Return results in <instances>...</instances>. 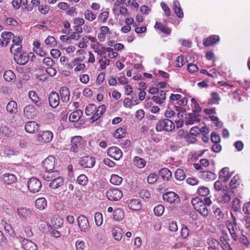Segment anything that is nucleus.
<instances>
[{
	"label": "nucleus",
	"instance_id": "15",
	"mask_svg": "<svg viewBox=\"0 0 250 250\" xmlns=\"http://www.w3.org/2000/svg\"><path fill=\"white\" fill-rule=\"evenodd\" d=\"M49 105L53 108L57 107L60 104V97L59 94L56 92H52L48 98Z\"/></svg>",
	"mask_w": 250,
	"mask_h": 250
},
{
	"label": "nucleus",
	"instance_id": "19",
	"mask_svg": "<svg viewBox=\"0 0 250 250\" xmlns=\"http://www.w3.org/2000/svg\"><path fill=\"white\" fill-rule=\"evenodd\" d=\"M53 138V133L49 130L42 132L39 136V140L42 143H49Z\"/></svg>",
	"mask_w": 250,
	"mask_h": 250
},
{
	"label": "nucleus",
	"instance_id": "32",
	"mask_svg": "<svg viewBox=\"0 0 250 250\" xmlns=\"http://www.w3.org/2000/svg\"><path fill=\"white\" fill-rule=\"evenodd\" d=\"M35 205L37 208L42 210L47 207V201L44 198H40L36 200Z\"/></svg>",
	"mask_w": 250,
	"mask_h": 250
},
{
	"label": "nucleus",
	"instance_id": "22",
	"mask_svg": "<svg viewBox=\"0 0 250 250\" xmlns=\"http://www.w3.org/2000/svg\"><path fill=\"white\" fill-rule=\"evenodd\" d=\"M60 94L61 100L63 103H67L70 99V92L69 89L65 86L61 88Z\"/></svg>",
	"mask_w": 250,
	"mask_h": 250
},
{
	"label": "nucleus",
	"instance_id": "35",
	"mask_svg": "<svg viewBox=\"0 0 250 250\" xmlns=\"http://www.w3.org/2000/svg\"><path fill=\"white\" fill-rule=\"evenodd\" d=\"M133 162L134 165L139 168H143L146 164L145 160L139 157H135Z\"/></svg>",
	"mask_w": 250,
	"mask_h": 250
},
{
	"label": "nucleus",
	"instance_id": "46",
	"mask_svg": "<svg viewBox=\"0 0 250 250\" xmlns=\"http://www.w3.org/2000/svg\"><path fill=\"white\" fill-rule=\"evenodd\" d=\"M165 207L162 205H158L153 209L155 215L160 216L164 213Z\"/></svg>",
	"mask_w": 250,
	"mask_h": 250
},
{
	"label": "nucleus",
	"instance_id": "3",
	"mask_svg": "<svg viewBox=\"0 0 250 250\" xmlns=\"http://www.w3.org/2000/svg\"><path fill=\"white\" fill-rule=\"evenodd\" d=\"M107 198L110 201H116L120 199L123 196L122 191L118 188L108 189L106 192Z\"/></svg>",
	"mask_w": 250,
	"mask_h": 250
},
{
	"label": "nucleus",
	"instance_id": "5",
	"mask_svg": "<svg viewBox=\"0 0 250 250\" xmlns=\"http://www.w3.org/2000/svg\"><path fill=\"white\" fill-rule=\"evenodd\" d=\"M77 221L81 231L86 232L89 229L90 225L88 220L84 215H80L78 217Z\"/></svg>",
	"mask_w": 250,
	"mask_h": 250
},
{
	"label": "nucleus",
	"instance_id": "31",
	"mask_svg": "<svg viewBox=\"0 0 250 250\" xmlns=\"http://www.w3.org/2000/svg\"><path fill=\"white\" fill-rule=\"evenodd\" d=\"M173 10H174L175 13L179 18L183 17V12L179 2L177 0L173 1Z\"/></svg>",
	"mask_w": 250,
	"mask_h": 250
},
{
	"label": "nucleus",
	"instance_id": "37",
	"mask_svg": "<svg viewBox=\"0 0 250 250\" xmlns=\"http://www.w3.org/2000/svg\"><path fill=\"white\" fill-rule=\"evenodd\" d=\"M88 182V178L84 174H81L77 177V182L81 186H84L86 185Z\"/></svg>",
	"mask_w": 250,
	"mask_h": 250
},
{
	"label": "nucleus",
	"instance_id": "30",
	"mask_svg": "<svg viewBox=\"0 0 250 250\" xmlns=\"http://www.w3.org/2000/svg\"><path fill=\"white\" fill-rule=\"evenodd\" d=\"M231 177V175L229 173V168L224 167L219 172V178L220 179L224 178V181L227 182Z\"/></svg>",
	"mask_w": 250,
	"mask_h": 250
},
{
	"label": "nucleus",
	"instance_id": "13",
	"mask_svg": "<svg viewBox=\"0 0 250 250\" xmlns=\"http://www.w3.org/2000/svg\"><path fill=\"white\" fill-rule=\"evenodd\" d=\"M232 218V222H230L227 221L226 222V225L228 229L229 230V232L232 238V239L234 241H236L237 240V236L235 232V228L236 227L237 223L236 222V219L234 216L231 214Z\"/></svg>",
	"mask_w": 250,
	"mask_h": 250
},
{
	"label": "nucleus",
	"instance_id": "12",
	"mask_svg": "<svg viewBox=\"0 0 250 250\" xmlns=\"http://www.w3.org/2000/svg\"><path fill=\"white\" fill-rule=\"evenodd\" d=\"M95 164V158L89 156L83 157L80 161V165L85 168H91L94 167Z\"/></svg>",
	"mask_w": 250,
	"mask_h": 250
},
{
	"label": "nucleus",
	"instance_id": "20",
	"mask_svg": "<svg viewBox=\"0 0 250 250\" xmlns=\"http://www.w3.org/2000/svg\"><path fill=\"white\" fill-rule=\"evenodd\" d=\"M2 181L6 185H10L16 183L17 177L16 175L10 173H5L1 177Z\"/></svg>",
	"mask_w": 250,
	"mask_h": 250
},
{
	"label": "nucleus",
	"instance_id": "62",
	"mask_svg": "<svg viewBox=\"0 0 250 250\" xmlns=\"http://www.w3.org/2000/svg\"><path fill=\"white\" fill-rule=\"evenodd\" d=\"M191 135L188 133L185 135L184 139L188 143L193 144L196 142V139L194 137L191 136Z\"/></svg>",
	"mask_w": 250,
	"mask_h": 250
},
{
	"label": "nucleus",
	"instance_id": "2",
	"mask_svg": "<svg viewBox=\"0 0 250 250\" xmlns=\"http://www.w3.org/2000/svg\"><path fill=\"white\" fill-rule=\"evenodd\" d=\"M31 57L32 61H33V57H35L34 54L30 52L28 54L26 53H21L14 56V60L15 62L19 65H25L26 64L29 60V58Z\"/></svg>",
	"mask_w": 250,
	"mask_h": 250
},
{
	"label": "nucleus",
	"instance_id": "45",
	"mask_svg": "<svg viewBox=\"0 0 250 250\" xmlns=\"http://www.w3.org/2000/svg\"><path fill=\"white\" fill-rule=\"evenodd\" d=\"M155 28L160 29L162 32L167 34H169L170 33V30L168 28L160 22H156Z\"/></svg>",
	"mask_w": 250,
	"mask_h": 250
},
{
	"label": "nucleus",
	"instance_id": "26",
	"mask_svg": "<svg viewBox=\"0 0 250 250\" xmlns=\"http://www.w3.org/2000/svg\"><path fill=\"white\" fill-rule=\"evenodd\" d=\"M159 173L162 178L165 181H168L172 176V172L167 168H161Z\"/></svg>",
	"mask_w": 250,
	"mask_h": 250
},
{
	"label": "nucleus",
	"instance_id": "40",
	"mask_svg": "<svg viewBox=\"0 0 250 250\" xmlns=\"http://www.w3.org/2000/svg\"><path fill=\"white\" fill-rule=\"evenodd\" d=\"M96 105L94 104H88L85 108V114L87 116H91L94 114L96 110Z\"/></svg>",
	"mask_w": 250,
	"mask_h": 250
},
{
	"label": "nucleus",
	"instance_id": "27",
	"mask_svg": "<svg viewBox=\"0 0 250 250\" xmlns=\"http://www.w3.org/2000/svg\"><path fill=\"white\" fill-rule=\"evenodd\" d=\"M83 115L82 110L79 109L72 112L69 117V120L70 122H75L78 121Z\"/></svg>",
	"mask_w": 250,
	"mask_h": 250
},
{
	"label": "nucleus",
	"instance_id": "57",
	"mask_svg": "<svg viewBox=\"0 0 250 250\" xmlns=\"http://www.w3.org/2000/svg\"><path fill=\"white\" fill-rule=\"evenodd\" d=\"M158 177L155 173H151L147 176V181L148 184H152L157 181Z\"/></svg>",
	"mask_w": 250,
	"mask_h": 250
},
{
	"label": "nucleus",
	"instance_id": "51",
	"mask_svg": "<svg viewBox=\"0 0 250 250\" xmlns=\"http://www.w3.org/2000/svg\"><path fill=\"white\" fill-rule=\"evenodd\" d=\"M95 221L97 226H100L103 224V215L101 212H96L95 214Z\"/></svg>",
	"mask_w": 250,
	"mask_h": 250
},
{
	"label": "nucleus",
	"instance_id": "38",
	"mask_svg": "<svg viewBox=\"0 0 250 250\" xmlns=\"http://www.w3.org/2000/svg\"><path fill=\"white\" fill-rule=\"evenodd\" d=\"M3 77L5 81L11 82L15 78L16 76L12 71L8 70L4 72Z\"/></svg>",
	"mask_w": 250,
	"mask_h": 250
},
{
	"label": "nucleus",
	"instance_id": "63",
	"mask_svg": "<svg viewBox=\"0 0 250 250\" xmlns=\"http://www.w3.org/2000/svg\"><path fill=\"white\" fill-rule=\"evenodd\" d=\"M43 62L49 67L53 66L55 64L54 61L49 57L44 58L43 60Z\"/></svg>",
	"mask_w": 250,
	"mask_h": 250
},
{
	"label": "nucleus",
	"instance_id": "49",
	"mask_svg": "<svg viewBox=\"0 0 250 250\" xmlns=\"http://www.w3.org/2000/svg\"><path fill=\"white\" fill-rule=\"evenodd\" d=\"M203 176L205 179L208 181L213 180L215 179L216 177L215 174L208 171H204Z\"/></svg>",
	"mask_w": 250,
	"mask_h": 250
},
{
	"label": "nucleus",
	"instance_id": "23",
	"mask_svg": "<svg viewBox=\"0 0 250 250\" xmlns=\"http://www.w3.org/2000/svg\"><path fill=\"white\" fill-rule=\"evenodd\" d=\"M199 116L194 113H191L188 114V117L185 121V125H193L195 122H199L200 119L199 118Z\"/></svg>",
	"mask_w": 250,
	"mask_h": 250
},
{
	"label": "nucleus",
	"instance_id": "59",
	"mask_svg": "<svg viewBox=\"0 0 250 250\" xmlns=\"http://www.w3.org/2000/svg\"><path fill=\"white\" fill-rule=\"evenodd\" d=\"M210 139L213 143H219L220 142V137L219 135L215 132L211 133Z\"/></svg>",
	"mask_w": 250,
	"mask_h": 250
},
{
	"label": "nucleus",
	"instance_id": "21",
	"mask_svg": "<svg viewBox=\"0 0 250 250\" xmlns=\"http://www.w3.org/2000/svg\"><path fill=\"white\" fill-rule=\"evenodd\" d=\"M21 243L22 248L25 250H36L37 249L36 244L28 239H24Z\"/></svg>",
	"mask_w": 250,
	"mask_h": 250
},
{
	"label": "nucleus",
	"instance_id": "53",
	"mask_svg": "<svg viewBox=\"0 0 250 250\" xmlns=\"http://www.w3.org/2000/svg\"><path fill=\"white\" fill-rule=\"evenodd\" d=\"M139 196L144 200H147L150 197V194L148 190L143 189L139 191Z\"/></svg>",
	"mask_w": 250,
	"mask_h": 250
},
{
	"label": "nucleus",
	"instance_id": "33",
	"mask_svg": "<svg viewBox=\"0 0 250 250\" xmlns=\"http://www.w3.org/2000/svg\"><path fill=\"white\" fill-rule=\"evenodd\" d=\"M124 218V212L120 208H118L113 211V219L117 221H122Z\"/></svg>",
	"mask_w": 250,
	"mask_h": 250
},
{
	"label": "nucleus",
	"instance_id": "7",
	"mask_svg": "<svg viewBox=\"0 0 250 250\" xmlns=\"http://www.w3.org/2000/svg\"><path fill=\"white\" fill-rule=\"evenodd\" d=\"M38 111L37 108L32 104L26 106L23 109V114L28 119H33L36 117Z\"/></svg>",
	"mask_w": 250,
	"mask_h": 250
},
{
	"label": "nucleus",
	"instance_id": "60",
	"mask_svg": "<svg viewBox=\"0 0 250 250\" xmlns=\"http://www.w3.org/2000/svg\"><path fill=\"white\" fill-rule=\"evenodd\" d=\"M238 240L240 243L248 246L250 244V241L248 240V238L244 235H241L238 238Z\"/></svg>",
	"mask_w": 250,
	"mask_h": 250
},
{
	"label": "nucleus",
	"instance_id": "44",
	"mask_svg": "<svg viewBox=\"0 0 250 250\" xmlns=\"http://www.w3.org/2000/svg\"><path fill=\"white\" fill-rule=\"evenodd\" d=\"M22 45L21 44L12 45L10 47V52L15 55L20 54L21 52Z\"/></svg>",
	"mask_w": 250,
	"mask_h": 250
},
{
	"label": "nucleus",
	"instance_id": "11",
	"mask_svg": "<svg viewBox=\"0 0 250 250\" xmlns=\"http://www.w3.org/2000/svg\"><path fill=\"white\" fill-rule=\"evenodd\" d=\"M107 155L116 160H120L123 156L121 149L116 146L109 147L107 151Z\"/></svg>",
	"mask_w": 250,
	"mask_h": 250
},
{
	"label": "nucleus",
	"instance_id": "10",
	"mask_svg": "<svg viewBox=\"0 0 250 250\" xmlns=\"http://www.w3.org/2000/svg\"><path fill=\"white\" fill-rule=\"evenodd\" d=\"M17 213L21 220L26 221L30 217L31 210L29 208L20 207L17 208Z\"/></svg>",
	"mask_w": 250,
	"mask_h": 250
},
{
	"label": "nucleus",
	"instance_id": "34",
	"mask_svg": "<svg viewBox=\"0 0 250 250\" xmlns=\"http://www.w3.org/2000/svg\"><path fill=\"white\" fill-rule=\"evenodd\" d=\"M203 217H207L208 214V210L204 203H203L196 209Z\"/></svg>",
	"mask_w": 250,
	"mask_h": 250
},
{
	"label": "nucleus",
	"instance_id": "28",
	"mask_svg": "<svg viewBox=\"0 0 250 250\" xmlns=\"http://www.w3.org/2000/svg\"><path fill=\"white\" fill-rule=\"evenodd\" d=\"M7 111L11 114H15L18 112V106L16 102L10 101L6 106Z\"/></svg>",
	"mask_w": 250,
	"mask_h": 250
},
{
	"label": "nucleus",
	"instance_id": "14",
	"mask_svg": "<svg viewBox=\"0 0 250 250\" xmlns=\"http://www.w3.org/2000/svg\"><path fill=\"white\" fill-rule=\"evenodd\" d=\"M207 243L208 245V250H225L219 242L213 238H209L207 240Z\"/></svg>",
	"mask_w": 250,
	"mask_h": 250
},
{
	"label": "nucleus",
	"instance_id": "54",
	"mask_svg": "<svg viewBox=\"0 0 250 250\" xmlns=\"http://www.w3.org/2000/svg\"><path fill=\"white\" fill-rule=\"evenodd\" d=\"M114 136L117 139H120L125 136V131L122 128L117 129L114 132Z\"/></svg>",
	"mask_w": 250,
	"mask_h": 250
},
{
	"label": "nucleus",
	"instance_id": "16",
	"mask_svg": "<svg viewBox=\"0 0 250 250\" xmlns=\"http://www.w3.org/2000/svg\"><path fill=\"white\" fill-rule=\"evenodd\" d=\"M28 96L31 101L38 107L43 105V103L39 98L36 92L34 90H30L28 92Z\"/></svg>",
	"mask_w": 250,
	"mask_h": 250
},
{
	"label": "nucleus",
	"instance_id": "9",
	"mask_svg": "<svg viewBox=\"0 0 250 250\" xmlns=\"http://www.w3.org/2000/svg\"><path fill=\"white\" fill-rule=\"evenodd\" d=\"M55 158L53 156L50 155L42 162L43 168L46 172H51L55 167Z\"/></svg>",
	"mask_w": 250,
	"mask_h": 250
},
{
	"label": "nucleus",
	"instance_id": "42",
	"mask_svg": "<svg viewBox=\"0 0 250 250\" xmlns=\"http://www.w3.org/2000/svg\"><path fill=\"white\" fill-rule=\"evenodd\" d=\"M232 208L234 211H239L241 208V201L238 198H235L232 202Z\"/></svg>",
	"mask_w": 250,
	"mask_h": 250
},
{
	"label": "nucleus",
	"instance_id": "39",
	"mask_svg": "<svg viewBox=\"0 0 250 250\" xmlns=\"http://www.w3.org/2000/svg\"><path fill=\"white\" fill-rule=\"evenodd\" d=\"M123 178L116 174H112L110 180V183L115 185H119L121 184Z\"/></svg>",
	"mask_w": 250,
	"mask_h": 250
},
{
	"label": "nucleus",
	"instance_id": "24",
	"mask_svg": "<svg viewBox=\"0 0 250 250\" xmlns=\"http://www.w3.org/2000/svg\"><path fill=\"white\" fill-rule=\"evenodd\" d=\"M220 37L217 35H212L206 38L203 42V44L206 46L213 45L219 42Z\"/></svg>",
	"mask_w": 250,
	"mask_h": 250
},
{
	"label": "nucleus",
	"instance_id": "52",
	"mask_svg": "<svg viewBox=\"0 0 250 250\" xmlns=\"http://www.w3.org/2000/svg\"><path fill=\"white\" fill-rule=\"evenodd\" d=\"M209 193V190L208 188L204 187H199L198 189V193L202 196L205 197L207 196Z\"/></svg>",
	"mask_w": 250,
	"mask_h": 250
},
{
	"label": "nucleus",
	"instance_id": "47",
	"mask_svg": "<svg viewBox=\"0 0 250 250\" xmlns=\"http://www.w3.org/2000/svg\"><path fill=\"white\" fill-rule=\"evenodd\" d=\"M45 43L48 46L51 47L57 44L56 39L52 36H49L45 40Z\"/></svg>",
	"mask_w": 250,
	"mask_h": 250
},
{
	"label": "nucleus",
	"instance_id": "48",
	"mask_svg": "<svg viewBox=\"0 0 250 250\" xmlns=\"http://www.w3.org/2000/svg\"><path fill=\"white\" fill-rule=\"evenodd\" d=\"M105 109V105L104 104L101 105L99 106L98 108L96 107V110L95 111L94 114L99 119L101 116L104 114Z\"/></svg>",
	"mask_w": 250,
	"mask_h": 250
},
{
	"label": "nucleus",
	"instance_id": "64",
	"mask_svg": "<svg viewBox=\"0 0 250 250\" xmlns=\"http://www.w3.org/2000/svg\"><path fill=\"white\" fill-rule=\"evenodd\" d=\"M242 208L245 214H250V202L244 204Z\"/></svg>",
	"mask_w": 250,
	"mask_h": 250
},
{
	"label": "nucleus",
	"instance_id": "36",
	"mask_svg": "<svg viewBox=\"0 0 250 250\" xmlns=\"http://www.w3.org/2000/svg\"><path fill=\"white\" fill-rule=\"evenodd\" d=\"M112 234L117 240H120L123 236L122 230L120 228H115L112 230Z\"/></svg>",
	"mask_w": 250,
	"mask_h": 250
},
{
	"label": "nucleus",
	"instance_id": "58",
	"mask_svg": "<svg viewBox=\"0 0 250 250\" xmlns=\"http://www.w3.org/2000/svg\"><path fill=\"white\" fill-rule=\"evenodd\" d=\"M239 179L238 175H235L230 182L229 185L231 189H234L237 187V182Z\"/></svg>",
	"mask_w": 250,
	"mask_h": 250
},
{
	"label": "nucleus",
	"instance_id": "8",
	"mask_svg": "<svg viewBox=\"0 0 250 250\" xmlns=\"http://www.w3.org/2000/svg\"><path fill=\"white\" fill-rule=\"evenodd\" d=\"M83 140L81 136L73 137L71 140L70 150L72 152H77L79 148L83 147Z\"/></svg>",
	"mask_w": 250,
	"mask_h": 250
},
{
	"label": "nucleus",
	"instance_id": "56",
	"mask_svg": "<svg viewBox=\"0 0 250 250\" xmlns=\"http://www.w3.org/2000/svg\"><path fill=\"white\" fill-rule=\"evenodd\" d=\"M42 178L47 181H51L54 178L53 174L51 172H45L44 173L41 174Z\"/></svg>",
	"mask_w": 250,
	"mask_h": 250
},
{
	"label": "nucleus",
	"instance_id": "50",
	"mask_svg": "<svg viewBox=\"0 0 250 250\" xmlns=\"http://www.w3.org/2000/svg\"><path fill=\"white\" fill-rule=\"evenodd\" d=\"M219 202L225 204L230 201V196L228 193H225L224 195L219 196L218 198Z\"/></svg>",
	"mask_w": 250,
	"mask_h": 250
},
{
	"label": "nucleus",
	"instance_id": "43",
	"mask_svg": "<svg viewBox=\"0 0 250 250\" xmlns=\"http://www.w3.org/2000/svg\"><path fill=\"white\" fill-rule=\"evenodd\" d=\"M84 18L89 21H92L95 20L96 15L89 10H86L84 13Z\"/></svg>",
	"mask_w": 250,
	"mask_h": 250
},
{
	"label": "nucleus",
	"instance_id": "55",
	"mask_svg": "<svg viewBox=\"0 0 250 250\" xmlns=\"http://www.w3.org/2000/svg\"><path fill=\"white\" fill-rule=\"evenodd\" d=\"M191 204L193 206L194 208L196 210L203 202L198 197L193 198L191 200Z\"/></svg>",
	"mask_w": 250,
	"mask_h": 250
},
{
	"label": "nucleus",
	"instance_id": "61",
	"mask_svg": "<svg viewBox=\"0 0 250 250\" xmlns=\"http://www.w3.org/2000/svg\"><path fill=\"white\" fill-rule=\"evenodd\" d=\"M76 250H84L85 248L84 242L82 240H78L75 243Z\"/></svg>",
	"mask_w": 250,
	"mask_h": 250
},
{
	"label": "nucleus",
	"instance_id": "4",
	"mask_svg": "<svg viewBox=\"0 0 250 250\" xmlns=\"http://www.w3.org/2000/svg\"><path fill=\"white\" fill-rule=\"evenodd\" d=\"M28 188L30 192L36 193L38 192L42 188L41 182L37 178H32L29 179L28 182Z\"/></svg>",
	"mask_w": 250,
	"mask_h": 250
},
{
	"label": "nucleus",
	"instance_id": "6",
	"mask_svg": "<svg viewBox=\"0 0 250 250\" xmlns=\"http://www.w3.org/2000/svg\"><path fill=\"white\" fill-rule=\"evenodd\" d=\"M163 199L164 201L170 204H177L180 203V199L177 194L175 192L169 191L163 195Z\"/></svg>",
	"mask_w": 250,
	"mask_h": 250
},
{
	"label": "nucleus",
	"instance_id": "41",
	"mask_svg": "<svg viewBox=\"0 0 250 250\" xmlns=\"http://www.w3.org/2000/svg\"><path fill=\"white\" fill-rule=\"evenodd\" d=\"M175 177L177 180L182 181L186 177V173L183 169L178 168L175 172Z\"/></svg>",
	"mask_w": 250,
	"mask_h": 250
},
{
	"label": "nucleus",
	"instance_id": "18",
	"mask_svg": "<svg viewBox=\"0 0 250 250\" xmlns=\"http://www.w3.org/2000/svg\"><path fill=\"white\" fill-rule=\"evenodd\" d=\"M39 124L34 121H29L26 123L24 126V129L26 132L28 133H34L39 130Z\"/></svg>",
	"mask_w": 250,
	"mask_h": 250
},
{
	"label": "nucleus",
	"instance_id": "17",
	"mask_svg": "<svg viewBox=\"0 0 250 250\" xmlns=\"http://www.w3.org/2000/svg\"><path fill=\"white\" fill-rule=\"evenodd\" d=\"M0 44L2 46H7L13 37V34L11 32H3L1 34Z\"/></svg>",
	"mask_w": 250,
	"mask_h": 250
},
{
	"label": "nucleus",
	"instance_id": "29",
	"mask_svg": "<svg viewBox=\"0 0 250 250\" xmlns=\"http://www.w3.org/2000/svg\"><path fill=\"white\" fill-rule=\"evenodd\" d=\"M128 206L129 208L134 210H139L142 208V205L137 199L131 200L128 203Z\"/></svg>",
	"mask_w": 250,
	"mask_h": 250
},
{
	"label": "nucleus",
	"instance_id": "1",
	"mask_svg": "<svg viewBox=\"0 0 250 250\" xmlns=\"http://www.w3.org/2000/svg\"><path fill=\"white\" fill-rule=\"evenodd\" d=\"M175 128V124L169 119H164L157 122L155 129L157 132L171 131Z\"/></svg>",
	"mask_w": 250,
	"mask_h": 250
},
{
	"label": "nucleus",
	"instance_id": "25",
	"mask_svg": "<svg viewBox=\"0 0 250 250\" xmlns=\"http://www.w3.org/2000/svg\"><path fill=\"white\" fill-rule=\"evenodd\" d=\"M64 182V179L61 177L53 178L49 184V186L54 189H56L62 186Z\"/></svg>",
	"mask_w": 250,
	"mask_h": 250
}]
</instances>
